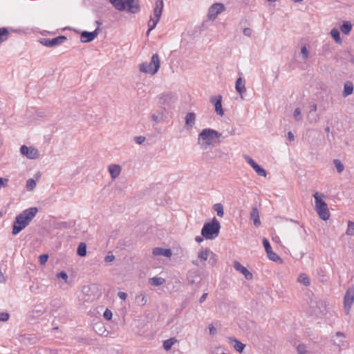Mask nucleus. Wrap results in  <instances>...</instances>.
Masks as SVG:
<instances>
[{
	"label": "nucleus",
	"mask_w": 354,
	"mask_h": 354,
	"mask_svg": "<svg viewBox=\"0 0 354 354\" xmlns=\"http://www.w3.org/2000/svg\"><path fill=\"white\" fill-rule=\"evenodd\" d=\"M38 212L37 207H32L22 211L17 215L13 222L12 235L18 234L22 230L26 228Z\"/></svg>",
	"instance_id": "nucleus-1"
},
{
	"label": "nucleus",
	"mask_w": 354,
	"mask_h": 354,
	"mask_svg": "<svg viewBox=\"0 0 354 354\" xmlns=\"http://www.w3.org/2000/svg\"><path fill=\"white\" fill-rule=\"evenodd\" d=\"M113 6L118 11H127L131 14L140 12L139 0H109Z\"/></svg>",
	"instance_id": "nucleus-2"
},
{
	"label": "nucleus",
	"mask_w": 354,
	"mask_h": 354,
	"mask_svg": "<svg viewBox=\"0 0 354 354\" xmlns=\"http://www.w3.org/2000/svg\"><path fill=\"white\" fill-rule=\"evenodd\" d=\"M221 229V224L219 221L213 218L209 223H205L201 230L202 236L206 239L212 240L218 236Z\"/></svg>",
	"instance_id": "nucleus-3"
},
{
	"label": "nucleus",
	"mask_w": 354,
	"mask_h": 354,
	"mask_svg": "<svg viewBox=\"0 0 354 354\" xmlns=\"http://www.w3.org/2000/svg\"><path fill=\"white\" fill-rule=\"evenodd\" d=\"M221 134L216 130L212 129H204L198 134V142L201 144V148L206 149L207 147L212 144L216 138H221Z\"/></svg>",
	"instance_id": "nucleus-4"
},
{
	"label": "nucleus",
	"mask_w": 354,
	"mask_h": 354,
	"mask_svg": "<svg viewBox=\"0 0 354 354\" xmlns=\"http://www.w3.org/2000/svg\"><path fill=\"white\" fill-rule=\"evenodd\" d=\"M160 67V61L157 53L153 54L149 63L144 62L138 66L140 72L151 75H155Z\"/></svg>",
	"instance_id": "nucleus-5"
},
{
	"label": "nucleus",
	"mask_w": 354,
	"mask_h": 354,
	"mask_svg": "<svg viewBox=\"0 0 354 354\" xmlns=\"http://www.w3.org/2000/svg\"><path fill=\"white\" fill-rule=\"evenodd\" d=\"M313 197L315 201V209L317 214L322 220H328L330 217V212L327 204L322 199L324 197V194L316 192L313 194Z\"/></svg>",
	"instance_id": "nucleus-6"
},
{
	"label": "nucleus",
	"mask_w": 354,
	"mask_h": 354,
	"mask_svg": "<svg viewBox=\"0 0 354 354\" xmlns=\"http://www.w3.org/2000/svg\"><path fill=\"white\" fill-rule=\"evenodd\" d=\"M309 306L311 309V313L317 317L324 315L326 311L325 302L315 297L310 299Z\"/></svg>",
	"instance_id": "nucleus-7"
},
{
	"label": "nucleus",
	"mask_w": 354,
	"mask_h": 354,
	"mask_svg": "<svg viewBox=\"0 0 354 354\" xmlns=\"http://www.w3.org/2000/svg\"><path fill=\"white\" fill-rule=\"evenodd\" d=\"M333 344L339 349H345L348 347V342L346 340V335L342 332H336L331 336Z\"/></svg>",
	"instance_id": "nucleus-8"
},
{
	"label": "nucleus",
	"mask_w": 354,
	"mask_h": 354,
	"mask_svg": "<svg viewBox=\"0 0 354 354\" xmlns=\"http://www.w3.org/2000/svg\"><path fill=\"white\" fill-rule=\"evenodd\" d=\"M67 39L66 37L60 35L53 39L44 38L40 40V43L46 47H54L64 43Z\"/></svg>",
	"instance_id": "nucleus-9"
},
{
	"label": "nucleus",
	"mask_w": 354,
	"mask_h": 354,
	"mask_svg": "<svg viewBox=\"0 0 354 354\" xmlns=\"http://www.w3.org/2000/svg\"><path fill=\"white\" fill-rule=\"evenodd\" d=\"M20 152L28 159H36L39 156V152L37 149L33 147H27L22 145L20 148Z\"/></svg>",
	"instance_id": "nucleus-10"
},
{
	"label": "nucleus",
	"mask_w": 354,
	"mask_h": 354,
	"mask_svg": "<svg viewBox=\"0 0 354 354\" xmlns=\"http://www.w3.org/2000/svg\"><path fill=\"white\" fill-rule=\"evenodd\" d=\"M163 8V0H157L153 10V16H151L149 19L156 21V23L158 24L161 17Z\"/></svg>",
	"instance_id": "nucleus-11"
},
{
	"label": "nucleus",
	"mask_w": 354,
	"mask_h": 354,
	"mask_svg": "<svg viewBox=\"0 0 354 354\" xmlns=\"http://www.w3.org/2000/svg\"><path fill=\"white\" fill-rule=\"evenodd\" d=\"M354 302V286L347 290L344 295V304L346 313H348Z\"/></svg>",
	"instance_id": "nucleus-12"
},
{
	"label": "nucleus",
	"mask_w": 354,
	"mask_h": 354,
	"mask_svg": "<svg viewBox=\"0 0 354 354\" xmlns=\"http://www.w3.org/2000/svg\"><path fill=\"white\" fill-rule=\"evenodd\" d=\"M209 101L215 106V111L221 116L224 115V111L222 108V96L221 95H212L210 97Z\"/></svg>",
	"instance_id": "nucleus-13"
},
{
	"label": "nucleus",
	"mask_w": 354,
	"mask_h": 354,
	"mask_svg": "<svg viewBox=\"0 0 354 354\" xmlns=\"http://www.w3.org/2000/svg\"><path fill=\"white\" fill-rule=\"evenodd\" d=\"M100 30L97 28L93 32L83 31L80 35V41L82 43H88L92 41L100 33Z\"/></svg>",
	"instance_id": "nucleus-14"
},
{
	"label": "nucleus",
	"mask_w": 354,
	"mask_h": 354,
	"mask_svg": "<svg viewBox=\"0 0 354 354\" xmlns=\"http://www.w3.org/2000/svg\"><path fill=\"white\" fill-rule=\"evenodd\" d=\"M225 7L223 4L220 3H214L209 9L208 17L211 19H214L217 15L223 11Z\"/></svg>",
	"instance_id": "nucleus-15"
},
{
	"label": "nucleus",
	"mask_w": 354,
	"mask_h": 354,
	"mask_svg": "<svg viewBox=\"0 0 354 354\" xmlns=\"http://www.w3.org/2000/svg\"><path fill=\"white\" fill-rule=\"evenodd\" d=\"M234 268L236 271H238V272H241L242 274H243L246 279L250 280L252 279V273L245 267H244L240 262L235 261L234 262Z\"/></svg>",
	"instance_id": "nucleus-16"
},
{
	"label": "nucleus",
	"mask_w": 354,
	"mask_h": 354,
	"mask_svg": "<svg viewBox=\"0 0 354 354\" xmlns=\"http://www.w3.org/2000/svg\"><path fill=\"white\" fill-rule=\"evenodd\" d=\"M152 254L154 256H164L166 257H171L172 255L171 250L170 249H165L162 248H154L152 251Z\"/></svg>",
	"instance_id": "nucleus-17"
},
{
	"label": "nucleus",
	"mask_w": 354,
	"mask_h": 354,
	"mask_svg": "<svg viewBox=\"0 0 354 354\" xmlns=\"http://www.w3.org/2000/svg\"><path fill=\"white\" fill-rule=\"evenodd\" d=\"M109 172L113 179L118 177L121 172V167L119 165L111 164L108 167Z\"/></svg>",
	"instance_id": "nucleus-18"
},
{
	"label": "nucleus",
	"mask_w": 354,
	"mask_h": 354,
	"mask_svg": "<svg viewBox=\"0 0 354 354\" xmlns=\"http://www.w3.org/2000/svg\"><path fill=\"white\" fill-rule=\"evenodd\" d=\"M235 88L236 91L241 95V98H243V95L246 93V88L245 86V82L242 80L241 77H239L236 80Z\"/></svg>",
	"instance_id": "nucleus-19"
},
{
	"label": "nucleus",
	"mask_w": 354,
	"mask_h": 354,
	"mask_svg": "<svg viewBox=\"0 0 354 354\" xmlns=\"http://www.w3.org/2000/svg\"><path fill=\"white\" fill-rule=\"evenodd\" d=\"M198 257L202 261H205L209 257L211 261L214 257V254L209 249L201 250L198 252Z\"/></svg>",
	"instance_id": "nucleus-20"
},
{
	"label": "nucleus",
	"mask_w": 354,
	"mask_h": 354,
	"mask_svg": "<svg viewBox=\"0 0 354 354\" xmlns=\"http://www.w3.org/2000/svg\"><path fill=\"white\" fill-rule=\"evenodd\" d=\"M250 218L253 221V223L256 227H259L261 225V221L259 218V214L258 209L254 207H252L250 214Z\"/></svg>",
	"instance_id": "nucleus-21"
},
{
	"label": "nucleus",
	"mask_w": 354,
	"mask_h": 354,
	"mask_svg": "<svg viewBox=\"0 0 354 354\" xmlns=\"http://www.w3.org/2000/svg\"><path fill=\"white\" fill-rule=\"evenodd\" d=\"M229 342L231 344H232L234 348L239 353H241L243 351L244 348L245 347V345L244 344H243L236 338L230 337Z\"/></svg>",
	"instance_id": "nucleus-22"
},
{
	"label": "nucleus",
	"mask_w": 354,
	"mask_h": 354,
	"mask_svg": "<svg viewBox=\"0 0 354 354\" xmlns=\"http://www.w3.org/2000/svg\"><path fill=\"white\" fill-rule=\"evenodd\" d=\"M45 312V308L41 304H37L34 306L31 313L32 317H39Z\"/></svg>",
	"instance_id": "nucleus-23"
},
{
	"label": "nucleus",
	"mask_w": 354,
	"mask_h": 354,
	"mask_svg": "<svg viewBox=\"0 0 354 354\" xmlns=\"http://www.w3.org/2000/svg\"><path fill=\"white\" fill-rule=\"evenodd\" d=\"M185 119L186 126L188 127H192L195 124L196 115L194 113H188Z\"/></svg>",
	"instance_id": "nucleus-24"
},
{
	"label": "nucleus",
	"mask_w": 354,
	"mask_h": 354,
	"mask_svg": "<svg viewBox=\"0 0 354 354\" xmlns=\"http://www.w3.org/2000/svg\"><path fill=\"white\" fill-rule=\"evenodd\" d=\"M353 91V85L351 82H347L345 83L343 91V96L347 97L348 95L352 94Z\"/></svg>",
	"instance_id": "nucleus-25"
},
{
	"label": "nucleus",
	"mask_w": 354,
	"mask_h": 354,
	"mask_svg": "<svg viewBox=\"0 0 354 354\" xmlns=\"http://www.w3.org/2000/svg\"><path fill=\"white\" fill-rule=\"evenodd\" d=\"M177 339L175 337H171L163 342V348L166 351H169L172 346L177 342Z\"/></svg>",
	"instance_id": "nucleus-26"
},
{
	"label": "nucleus",
	"mask_w": 354,
	"mask_h": 354,
	"mask_svg": "<svg viewBox=\"0 0 354 354\" xmlns=\"http://www.w3.org/2000/svg\"><path fill=\"white\" fill-rule=\"evenodd\" d=\"M149 282L153 286H159L165 282V279L160 277H153L149 279Z\"/></svg>",
	"instance_id": "nucleus-27"
},
{
	"label": "nucleus",
	"mask_w": 354,
	"mask_h": 354,
	"mask_svg": "<svg viewBox=\"0 0 354 354\" xmlns=\"http://www.w3.org/2000/svg\"><path fill=\"white\" fill-rule=\"evenodd\" d=\"M297 281L305 286H308L310 285V279L305 273H301L299 275Z\"/></svg>",
	"instance_id": "nucleus-28"
},
{
	"label": "nucleus",
	"mask_w": 354,
	"mask_h": 354,
	"mask_svg": "<svg viewBox=\"0 0 354 354\" xmlns=\"http://www.w3.org/2000/svg\"><path fill=\"white\" fill-rule=\"evenodd\" d=\"M10 32L6 28H0V45L8 38Z\"/></svg>",
	"instance_id": "nucleus-29"
},
{
	"label": "nucleus",
	"mask_w": 354,
	"mask_h": 354,
	"mask_svg": "<svg viewBox=\"0 0 354 354\" xmlns=\"http://www.w3.org/2000/svg\"><path fill=\"white\" fill-rule=\"evenodd\" d=\"M352 26H353L351 22L344 21L340 26V30L344 34L348 35L351 32Z\"/></svg>",
	"instance_id": "nucleus-30"
},
{
	"label": "nucleus",
	"mask_w": 354,
	"mask_h": 354,
	"mask_svg": "<svg viewBox=\"0 0 354 354\" xmlns=\"http://www.w3.org/2000/svg\"><path fill=\"white\" fill-rule=\"evenodd\" d=\"M77 254L80 257H85L86 254V245L85 243L82 242L79 244L77 250Z\"/></svg>",
	"instance_id": "nucleus-31"
},
{
	"label": "nucleus",
	"mask_w": 354,
	"mask_h": 354,
	"mask_svg": "<svg viewBox=\"0 0 354 354\" xmlns=\"http://www.w3.org/2000/svg\"><path fill=\"white\" fill-rule=\"evenodd\" d=\"M213 209L216 212L217 216L223 217L224 215L223 205L221 203H216L213 205Z\"/></svg>",
	"instance_id": "nucleus-32"
},
{
	"label": "nucleus",
	"mask_w": 354,
	"mask_h": 354,
	"mask_svg": "<svg viewBox=\"0 0 354 354\" xmlns=\"http://www.w3.org/2000/svg\"><path fill=\"white\" fill-rule=\"evenodd\" d=\"M172 98L173 96L171 94L162 95L160 98V103L164 106L169 105V102L171 101Z\"/></svg>",
	"instance_id": "nucleus-33"
},
{
	"label": "nucleus",
	"mask_w": 354,
	"mask_h": 354,
	"mask_svg": "<svg viewBox=\"0 0 354 354\" xmlns=\"http://www.w3.org/2000/svg\"><path fill=\"white\" fill-rule=\"evenodd\" d=\"M136 301L140 306H144L147 304V299L145 294H140L136 296Z\"/></svg>",
	"instance_id": "nucleus-34"
},
{
	"label": "nucleus",
	"mask_w": 354,
	"mask_h": 354,
	"mask_svg": "<svg viewBox=\"0 0 354 354\" xmlns=\"http://www.w3.org/2000/svg\"><path fill=\"white\" fill-rule=\"evenodd\" d=\"M330 35H331L332 37L333 38V39L337 43H341L342 40H341V37H340V33L337 29H335V28L332 29L330 31Z\"/></svg>",
	"instance_id": "nucleus-35"
},
{
	"label": "nucleus",
	"mask_w": 354,
	"mask_h": 354,
	"mask_svg": "<svg viewBox=\"0 0 354 354\" xmlns=\"http://www.w3.org/2000/svg\"><path fill=\"white\" fill-rule=\"evenodd\" d=\"M333 164L339 174L342 173L344 169V166L339 160L335 159Z\"/></svg>",
	"instance_id": "nucleus-36"
},
{
	"label": "nucleus",
	"mask_w": 354,
	"mask_h": 354,
	"mask_svg": "<svg viewBox=\"0 0 354 354\" xmlns=\"http://www.w3.org/2000/svg\"><path fill=\"white\" fill-rule=\"evenodd\" d=\"M267 255H268V257L274 261V262H277V261H281V258L279 257V255L277 254H276L275 252H272V250H270V252H267Z\"/></svg>",
	"instance_id": "nucleus-37"
},
{
	"label": "nucleus",
	"mask_w": 354,
	"mask_h": 354,
	"mask_svg": "<svg viewBox=\"0 0 354 354\" xmlns=\"http://www.w3.org/2000/svg\"><path fill=\"white\" fill-rule=\"evenodd\" d=\"M36 187V182L34 179L30 178L26 182V189L28 191L33 190Z\"/></svg>",
	"instance_id": "nucleus-38"
},
{
	"label": "nucleus",
	"mask_w": 354,
	"mask_h": 354,
	"mask_svg": "<svg viewBox=\"0 0 354 354\" xmlns=\"http://www.w3.org/2000/svg\"><path fill=\"white\" fill-rule=\"evenodd\" d=\"M298 354H310V352L306 349V347L303 344H299L297 347Z\"/></svg>",
	"instance_id": "nucleus-39"
},
{
	"label": "nucleus",
	"mask_w": 354,
	"mask_h": 354,
	"mask_svg": "<svg viewBox=\"0 0 354 354\" xmlns=\"http://www.w3.org/2000/svg\"><path fill=\"white\" fill-rule=\"evenodd\" d=\"M346 233L348 236L354 235V222L348 221Z\"/></svg>",
	"instance_id": "nucleus-40"
},
{
	"label": "nucleus",
	"mask_w": 354,
	"mask_h": 354,
	"mask_svg": "<svg viewBox=\"0 0 354 354\" xmlns=\"http://www.w3.org/2000/svg\"><path fill=\"white\" fill-rule=\"evenodd\" d=\"M254 170L259 176L266 177L267 175L266 171L259 165H258V166L256 167V168H254Z\"/></svg>",
	"instance_id": "nucleus-41"
},
{
	"label": "nucleus",
	"mask_w": 354,
	"mask_h": 354,
	"mask_svg": "<svg viewBox=\"0 0 354 354\" xmlns=\"http://www.w3.org/2000/svg\"><path fill=\"white\" fill-rule=\"evenodd\" d=\"M308 120L310 123H317L320 120V117L319 115L313 113V115L310 116V114L308 115Z\"/></svg>",
	"instance_id": "nucleus-42"
},
{
	"label": "nucleus",
	"mask_w": 354,
	"mask_h": 354,
	"mask_svg": "<svg viewBox=\"0 0 354 354\" xmlns=\"http://www.w3.org/2000/svg\"><path fill=\"white\" fill-rule=\"evenodd\" d=\"M293 117L296 121H300L301 120L300 108H296L295 109L293 113Z\"/></svg>",
	"instance_id": "nucleus-43"
},
{
	"label": "nucleus",
	"mask_w": 354,
	"mask_h": 354,
	"mask_svg": "<svg viewBox=\"0 0 354 354\" xmlns=\"http://www.w3.org/2000/svg\"><path fill=\"white\" fill-rule=\"evenodd\" d=\"M262 242H263V246L265 248V250H266V252H268L270 250H272L270 242H269V241L266 238H263Z\"/></svg>",
	"instance_id": "nucleus-44"
},
{
	"label": "nucleus",
	"mask_w": 354,
	"mask_h": 354,
	"mask_svg": "<svg viewBox=\"0 0 354 354\" xmlns=\"http://www.w3.org/2000/svg\"><path fill=\"white\" fill-rule=\"evenodd\" d=\"M151 120L155 122H158L162 120V113H160L158 115H156L155 113L152 114Z\"/></svg>",
	"instance_id": "nucleus-45"
},
{
	"label": "nucleus",
	"mask_w": 354,
	"mask_h": 354,
	"mask_svg": "<svg viewBox=\"0 0 354 354\" xmlns=\"http://www.w3.org/2000/svg\"><path fill=\"white\" fill-rule=\"evenodd\" d=\"M301 53L304 59H306L309 56V52L306 46L301 47Z\"/></svg>",
	"instance_id": "nucleus-46"
},
{
	"label": "nucleus",
	"mask_w": 354,
	"mask_h": 354,
	"mask_svg": "<svg viewBox=\"0 0 354 354\" xmlns=\"http://www.w3.org/2000/svg\"><path fill=\"white\" fill-rule=\"evenodd\" d=\"M10 315L6 312L0 313V322H6L8 320Z\"/></svg>",
	"instance_id": "nucleus-47"
},
{
	"label": "nucleus",
	"mask_w": 354,
	"mask_h": 354,
	"mask_svg": "<svg viewBox=\"0 0 354 354\" xmlns=\"http://www.w3.org/2000/svg\"><path fill=\"white\" fill-rule=\"evenodd\" d=\"M48 254H41L39 257V261L41 265H45V263L48 261Z\"/></svg>",
	"instance_id": "nucleus-48"
},
{
	"label": "nucleus",
	"mask_w": 354,
	"mask_h": 354,
	"mask_svg": "<svg viewBox=\"0 0 354 354\" xmlns=\"http://www.w3.org/2000/svg\"><path fill=\"white\" fill-rule=\"evenodd\" d=\"M133 140L137 144L141 145L145 141L146 138L145 136H136L134 137Z\"/></svg>",
	"instance_id": "nucleus-49"
},
{
	"label": "nucleus",
	"mask_w": 354,
	"mask_h": 354,
	"mask_svg": "<svg viewBox=\"0 0 354 354\" xmlns=\"http://www.w3.org/2000/svg\"><path fill=\"white\" fill-rule=\"evenodd\" d=\"M310 111L308 112V114H310V115H313V113H315V112L317 111V104H312L310 105Z\"/></svg>",
	"instance_id": "nucleus-50"
},
{
	"label": "nucleus",
	"mask_w": 354,
	"mask_h": 354,
	"mask_svg": "<svg viewBox=\"0 0 354 354\" xmlns=\"http://www.w3.org/2000/svg\"><path fill=\"white\" fill-rule=\"evenodd\" d=\"M104 317L107 320H110L112 318L111 311L106 309L104 313Z\"/></svg>",
	"instance_id": "nucleus-51"
},
{
	"label": "nucleus",
	"mask_w": 354,
	"mask_h": 354,
	"mask_svg": "<svg viewBox=\"0 0 354 354\" xmlns=\"http://www.w3.org/2000/svg\"><path fill=\"white\" fill-rule=\"evenodd\" d=\"M57 277L64 279L66 282L68 279V274L66 272L62 271L57 274Z\"/></svg>",
	"instance_id": "nucleus-52"
},
{
	"label": "nucleus",
	"mask_w": 354,
	"mask_h": 354,
	"mask_svg": "<svg viewBox=\"0 0 354 354\" xmlns=\"http://www.w3.org/2000/svg\"><path fill=\"white\" fill-rule=\"evenodd\" d=\"M156 25L157 24L156 23V21L149 19V21H148V27L149 28V31L153 30L156 28Z\"/></svg>",
	"instance_id": "nucleus-53"
},
{
	"label": "nucleus",
	"mask_w": 354,
	"mask_h": 354,
	"mask_svg": "<svg viewBox=\"0 0 354 354\" xmlns=\"http://www.w3.org/2000/svg\"><path fill=\"white\" fill-rule=\"evenodd\" d=\"M8 179L3 178H0V189L1 187H6L7 184H8Z\"/></svg>",
	"instance_id": "nucleus-54"
},
{
	"label": "nucleus",
	"mask_w": 354,
	"mask_h": 354,
	"mask_svg": "<svg viewBox=\"0 0 354 354\" xmlns=\"http://www.w3.org/2000/svg\"><path fill=\"white\" fill-rule=\"evenodd\" d=\"M115 259V257L114 255L111 254V255H107L104 258V261L106 263H111L112 261H113Z\"/></svg>",
	"instance_id": "nucleus-55"
},
{
	"label": "nucleus",
	"mask_w": 354,
	"mask_h": 354,
	"mask_svg": "<svg viewBox=\"0 0 354 354\" xmlns=\"http://www.w3.org/2000/svg\"><path fill=\"white\" fill-rule=\"evenodd\" d=\"M208 328L210 335H214L216 333V328L212 324H209Z\"/></svg>",
	"instance_id": "nucleus-56"
},
{
	"label": "nucleus",
	"mask_w": 354,
	"mask_h": 354,
	"mask_svg": "<svg viewBox=\"0 0 354 354\" xmlns=\"http://www.w3.org/2000/svg\"><path fill=\"white\" fill-rule=\"evenodd\" d=\"M252 30L249 28H245L243 29V34L247 37H250L252 35Z\"/></svg>",
	"instance_id": "nucleus-57"
},
{
	"label": "nucleus",
	"mask_w": 354,
	"mask_h": 354,
	"mask_svg": "<svg viewBox=\"0 0 354 354\" xmlns=\"http://www.w3.org/2000/svg\"><path fill=\"white\" fill-rule=\"evenodd\" d=\"M118 296L120 299H122V300H125L127 297V293L124 292H118Z\"/></svg>",
	"instance_id": "nucleus-58"
},
{
	"label": "nucleus",
	"mask_w": 354,
	"mask_h": 354,
	"mask_svg": "<svg viewBox=\"0 0 354 354\" xmlns=\"http://www.w3.org/2000/svg\"><path fill=\"white\" fill-rule=\"evenodd\" d=\"M245 161L251 166L253 163L255 162V161L251 158L249 156H245Z\"/></svg>",
	"instance_id": "nucleus-59"
},
{
	"label": "nucleus",
	"mask_w": 354,
	"mask_h": 354,
	"mask_svg": "<svg viewBox=\"0 0 354 354\" xmlns=\"http://www.w3.org/2000/svg\"><path fill=\"white\" fill-rule=\"evenodd\" d=\"M317 275L322 277V281L324 280L325 275L324 274V270L322 268H319L317 270Z\"/></svg>",
	"instance_id": "nucleus-60"
},
{
	"label": "nucleus",
	"mask_w": 354,
	"mask_h": 354,
	"mask_svg": "<svg viewBox=\"0 0 354 354\" xmlns=\"http://www.w3.org/2000/svg\"><path fill=\"white\" fill-rule=\"evenodd\" d=\"M288 138L290 141H293L295 140V136L291 131L288 133Z\"/></svg>",
	"instance_id": "nucleus-61"
},
{
	"label": "nucleus",
	"mask_w": 354,
	"mask_h": 354,
	"mask_svg": "<svg viewBox=\"0 0 354 354\" xmlns=\"http://www.w3.org/2000/svg\"><path fill=\"white\" fill-rule=\"evenodd\" d=\"M207 293H203L199 299V302L203 303L207 298Z\"/></svg>",
	"instance_id": "nucleus-62"
},
{
	"label": "nucleus",
	"mask_w": 354,
	"mask_h": 354,
	"mask_svg": "<svg viewBox=\"0 0 354 354\" xmlns=\"http://www.w3.org/2000/svg\"><path fill=\"white\" fill-rule=\"evenodd\" d=\"M203 239H204L203 236H198L195 238L196 241L198 243H201L202 241H203Z\"/></svg>",
	"instance_id": "nucleus-63"
},
{
	"label": "nucleus",
	"mask_w": 354,
	"mask_h": 354,
	"mask_svg": "<svg viewBox=\"0 0 354 354\" xmlns=\"http://www.w3.org/2000/svg\"><path fill=\"white\" fill-rule=\"evenodd\" d=\"M59 227H61V228H67L68 227V224L66 222H62L61 223L59 224Z\"/></svg>",
	"instance_id": "nucleus-64"
}]
</instances>
